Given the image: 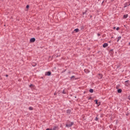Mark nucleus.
<instances>
[{
	"label": "nucleus",
	"mask_w": 130,
	"mask_h": 130,
	"mask_svg": "<svg viewBox=\"0 0 130 130\" xmlns=\"http://www.w3.org/2000/svg\"><path fill=\"white\" fill-rule=\"evenodd\" d=\"M45 76H51V72L48 71L45 73Z\"/></svg>",
	"instance_id": "nucleus-3"
},
{
	"label": "nucleus",
	"mask_w": 130,
	"mask_h": 130,
	"mask_svg": "<svg viewBox=\"0 0 130 130\" xmlns=\"http://www.w3.org/2000/svg\"><path fill=\"white\" fill-rule=\"evenodd\" d=\"M117 92L118 93H121V92H122V90L121 89H118L117 90Z\"/></svg>",
	"instance_id": "nucleus-12"
},
{
	"label": "nucleus",
	"mask_w": 130,
	"mask_h": 130,
	"mask_svg": "<svg viewBox=\"0 0 130 130\" xmlns=\"http://www.w3.org/2000/svg\"><path fill=\"white\" fill-rule=\"evenodd\" d=\"M100 35H101L99 33L98 34V36H100Z\"/></svg>",
	"instance_id": "nucleus-25"
},
{
	"label": "nucleus",
	"mask_w": 130,
	"mask_h": 130,
	"mask_svg": "<svg viewBox=\"0 0 130 130\" xmlns=\"http://www.w3.org/2000/svg\"><path fill=\"white\" fill-rule=\"evenodd\" d=\"M94 102H95V104H98V100H95Z\"/></svg>",
	"instance_id": "nucleus-16"
},
{
	"label": "nucleus",
	"mask_w": 130,
	"mask_h": 130,
	"mask_svg": "<svg viewBox=\"0 0 130 130\" xmlns=\"http://www.w3.org/2000/svg\"><path fill=\"white\" fill-rule=\"evenodd\" d=\"M112 1V2H113V1H114V0H111Z\"/></svg>",
	"instance_id": "nucleus-32"
},
{
	"label": "nucleus",
	"mask_w": 130,
	"mask_h": 130,
	"mask_svg": "<svg viewBox=\"0 0 130 130\" xmlns=\"http://www.w3.org/2000/svg\"><path fill=\"white\" fill-rule=\"evenodd\" d=\"M116 30H117V31H118V30H119V27H117L116 28Z\"/></svg>",
	"instance_id": "nucleus-21"
},
{
	"label": "nucleus",
	"mask_w": 130,
	"mask_h": 130,
	"mask_svg": "<svg viewBox=\"0 0 130 130\" xmlns=\"http://www.w3.org/2000/svg\"><path fill=\"white\" fill-rule=\"evenodd\" d=\"M54 95H56V93L55 92V93H54Z\"/></svg>",
	"instance_id": "nucleus-31"
},
{
	"label": "nucleus",
	"mask_w": 130,
	"mask_h": 130,
	"mask_svg": "<svg viewBox=\"0 0 130 130\" xmlns=\"http://www.w3.org/2000/svg\"><path fill=\"white\" fill-rule=\"evenodd\" d=\"M120 39H121V37H119L117 40V42H118V41H119V40H120Z\"/></svg>",
	"instance_id": "nucleus-14"
},
{
	"label": "nucleus",
	"mask_w": 130,
	"mask_h": 130,
	"mask_svg": "<svg viewBox=\"0 0 130 130\" xmlns=\"http://www.w3.org/2000/svg\"><path fill=\"white\" fill-rule=\"evenodd\" d=\"M35 38H32L31 39H30V42L33 43L35 42Z\"/></svg>",
	"instance_id": "nucleus-4"
},
{
	"label": "nucleus",
	"mask_w": 130,
	"mask_h": 130,
	"mask_svg": "<svg viewBox=\"0 0 130 130\" xmlns=\"http://www.w3.org/2000/svg\"><path fill=\"white\" fill-rule=\"evenodd\" d=\"M72 125H74V122H71L70 123L66 124V126L68 127H71Z\"/></svg>",
	"instance_id": "nucleus-2"
},
{
	"label": "nucleus",
	"mask_w": 130,
	"mask_h": 130,
	"mask_svg": "<svg viewBox=\"0 0 130 130\" xmlns=\"http://www.w3.org/2000/svg\"><path fill=\"white\" fill-rule=\"evenodd\" d=\"M98 119H99L98 117H96L95 118L94 120L97 121V120H98Z\"/></svg>",
	"instance_id": "nucleus-19"
},
{
	"label": "nucleus",
	"mask_w": 130,
	"mask_h": 130,
	"mask_svg": "<svg viewBox=\"0 0 130 130\" xmlns=\"http://www.w3.org/2000/svg\"><path fill=\"white\" fill-rule=\"evenodd\" d=\"M129 45H130V43H129Z\"/></svg>",
	"instance_id": "nucleus-34"
},
{
	"label": "nucleus",
	"mask_w": 130,
	"mask_h": 130,
	"mask_svg": "<svg viewBox=\"0 0 130 130\" xmlns=\"http://www.w3.org/2000/svg\"><path fill=\"white\" fill-rule=\"evenodd\" d=\"M62 93H63V94H66V93L64 92V90H63Z\"/></svg>",
	"instance_id": "nucleus-24"
},
{
	"label": "nucleus",
	"mask_w": 130,
	"mask_h": 130,
	"mask_svg": "<svg viewBox=\"0 0 130 130\" xmlns=\"http://www.w3.org/2000/svg\"><path fill=\"white\" fill-rule=\"evenodd\" d=\"M46 130H51V129L50 128H47Z\"/></svg>",
	"instance_id": "nucleus-29"
},
{
	"label": "nucleus",
	"mask_w": 130,
	"mask_h": 130,
	"mask_svg": "<svg viewBox=\"0 0 130 130\" xmlns=\"http://www.w3.org/2000/svg\"><path fill=\"white\" fill-rule=\"evenodd\" d=\"M68 74H69V75H70V74H71V71H69V72H68Z\"/></svg>",
	"instance_id": "nucleus-27"
},
{
	"label": "nucleus",
	"mask_w": 130,
	"mask_h": 130,
	"mask_svg": "<svg viewBox=\"0 0 130 130\" xmlns=\"http://www.w3.org/2000/svg\"><path fill=\"white\" fill-rule=\"evenodd\" d=\"M29 5H27V6H26V9H29Z\"/></svg>",
	"instance_id": "nucleus-22"
},
{
	"label": "nucleus",
	"mask_w": 130,
	"mask_h": 130,
	"mask_svg": "<svg viewBox=\"0 0 130 130\" xmlns=\"http://www.w3.org/2000/svg\"><path fill=\"white\" fill-rule=\"evenodd\" d=\"M79 31H80L79 28H76L75 29H74V31H75L76 33H78V32H79Z\"/></svg>",
	"instance_id": "nucleus-11"
},
{
	"label": "nucleus",
	"mask_w": 130,
	"mask_h": 130,
	"mask_svg": "<svg viewBox=\"0 0 130 130\" xmlns=\"http://www.w3.org/2000/svg\"><path fill=\"white\" fill-rule=\"evenodd\" d=\"M66 71H67V70H63V71H62V72H61L62 74L63 73H64V72H66Z\"/></svg>",
	"instance_id": "nucleus-20"
},
{
	"label": "nucleus",
	"mask_w": 130,
	"mask_h": 130,
	"mask_svg": "<svg viewBox=\"0 0 130 130\" xmlns=\"http://www.w3.org/2000/svg\"><path fill=\"white\" fill-rule=\"evenodd\" d=\"M126 115L127 116V115H128V114H127Z\"/></svg>",
	"instance_id": "nucleus-35"
},
{
	"label": "nucleus",
	"mask_w": 130,
	"mask_h": 130,
	"mask_svg": "<svg viewBox=\"0 0 130 130\" xmlns=\"http://www.w3.org/2000/svg\"><path fill=\"white\" fill-rule=\"evenodd\" d=\"M91 99H92V97H89V98H88V100H91Z\"/></svg>",
	"instance_id": "nucleus-23"
},
{
	"label": "nucleus",
	"mask_w": 130,
	"mask_h": 130,
	"mask_svg": "<svg viewBox=\"0 0 130 130\" xmlns=\"http://www.w3.org/2000/svg\"><path fill=\"white\" fill-rule=\"evenodd\" d=\"M28 109H29V110H33V107H29L28 108Z\"/></svg>",
	"instance_id": "nucleus-15"
},
{
	"label": "nucleus",
	"mask_w": 130,
	"mask_h": 130,
	"mask_svg": "<svg viewBox=\"0 0 130 130\" xmlns=\"http://www.w3.org/2000/svg\"><path fill=\"white\" fill-rule=\"evenodd\" d=\"M73 79H75V76H73L71 77V80H74Z\"/></svg>",
	"instance_id": "nucleus-17"
},
{
	"label": "nucleus",
	"mask_w": 130,
	"mask_h": 130,
	"mask_svg": "<svg viewBox=\"0 0 130 130\" xmlns=\"http://www.w3.org/2000/svg\"><path fill=\"white\" fill-rule=\"evenodd\" d=\"M90 17H92V16H90Z\"/></svg>",
	"instance_id": "nucleus-36"
},
{
	"label": "nucleus",
	"mask_w": 130,
	"mask_h": 130,
	"mask_svg": "<svg viewBox=\"0 0 130 130\" xmlns=\"http://www.w3.org/2000/svg\"><path fill=\"white\" fill-rule=\"evenodd\" d=\"M33 84H30V85H29V88H32V87H33Z\"/></svg>",
	"instance_id": "nucleus-18"
},
{
	"label": "nucleus",
	"mask_w": 130,
	"mask_h": 130,
	"mask_svg": "<svg viewBox=\"0 0 130 130\" xmlns=\"http://www.w3.org/2000/svg\"><path fill=\"white\" fill-rule=\"evenodd\" d=\"M127 17H128V15L126 14V15H123V19H126V18H127Z\"/></svg>",
	"instance_id": "nucleus-8"
},
{
	"label": "nucleus",
	"mask_w": 130,
	"mask_h": 130,
	"mask_svg": "<svg viewBox=\"0 0 130 130\" xmlns=\"http://www.w3.org/2000/svg\"><path fill=\"white\" fill-rule=\"evenodd\" d=\"M99 106L100 105V104H101V102H99Z\"/></svg>",
	"instance_id": "nucleus-28"
},
{
	"label": "nucleus",
	"mask_w": 130,
	"mask_h": 130,
	"mask_svg": "<svg viewBox=\"0 0 130 130\" xmlns=\"http://www.w3.org/2000/svg\"><path fill=\"white\" fill-rule=\"evenodd\" d=\"M98 78L99 79H102V78H103V75H102V74H99Z\"/></svg>",
	"instance_id": "nucleus-6"
},
{
	"label": "nucleus",
	"mask_w": 130,
	"mask_h": 130,
	"mask_svg": "<svg viewBox=\"0 0 130 130\" xmlns=\"http://www.w3.org/2000/svg\"><path fill=\"white\" fill-rule=\"evenodd\" d=\"M88 10H86L85 12H83V17L87 18V16L88 15Z\"/></svg>",
	"instance_id": "nucleus-1"
},
{
	"label": "nucleus",
	"mask_w": 130,
	"mask_h": 130,
	"mask_svg": "<svg viewBox=\"0 0 130 130\" xmlns=\"http://www.w3.org/2000/svg\"><path fill=\"white\" fill-rule=\"evenodd\" d=\"M108 46V44L107 43H104L103 45V47L105 48V47H107Z\"/></svg>",
	"instance_id": "nucleus-7"
},
{
	"label": "nucleus",
	"mask_w": 130,
	"mask_h": 130,
	"mask_svg": "<svg viewBox=\"0 0 130 130\" xmlns=\"http://www.w3.org/2000/svg\"><path fill=\"white\" fill-rule=\"evenodd\" d=\"M125 84H126V86L127 87H128V85H129V80H126L125 82Z\"/></svg>",
	"instance_id": "nucleus-5"
},
{
	"label": "nucleus",
	"mask_w": 130,
	"mask_h": 130,
	"mask_svg": "<svg viewBox=\"0 0 130 130\" xmlns=\"http://www.w3.org/2000/svg\"><path fill=\"white\" fill-rule=\"evenodd\" d=\"M128 99H129V100H130V95L128 96Z\"/></svg>",
	"instance_id": "nucleus-26"
},
{
	"label": "nucleus",
	"mask_w": 130,
	"mask_h": 130,
	"mask_svg": "<svg viewBox=\"0 0 130 130\" xmlns=\"http://www.w3.org/2000/svg\"><path fill=\"white\" fill-rule=\"evenodd\" d=\"M71 112H72V111L71 110H67V113L68 114H71Z\"/></svg>",
	"instance_id": "nucleus-10"
},
{
	"label": "nucleus",
	"mask_w": 130,
	"mask_h": 130,
	"mask_svg": "<svg viewBox=\"0 0 130 130\" xmlns=\"http://www.w3.org/2000/svg\"><path fill=\"white\" fill-rule=\"evenodd\" d=\"M6 77H9V75H6Z\"/></svg>",
	"instance_id": "nucleus-30"
},
{
	"label": "nucleus",
	"mask_w": 130,
	"mask_h": 130,
	"mask_svg": "<svg viewBox=\"0 0 130 130\" xmlns=\"http://www.w3.org/2000/svg\"><path fill=\"white\" fill-rule=\"evenodd\" d=\"M89 92L90 93H93V92H94V90H93V89H90Z\"/></svg>",
	"instance_id": "nucleus-13"
},
{
	"label": "nucleus",
	"mask_w": 130,
	"mask_h": 130,
	"mask_svg": "<svg viewBox=\"0 0 130 130\" xmlns=\"http://www.w3.org/2000/svg\"><path fill=\"white\" fill-rule=\"evenodd\" d=\"M37 65V63H36V62H32L31 63V66H32V67H36Z\"/></svg>",
	"instance_id": "nucleus-9"
},
{
	"label": "nucleus",
	"mask_w": 130,
	"mask_h": 130,
	"mask_svg": "<svg viewBox=\"0 0 130 130\" xmlns=\"http://www.w3.org/2000/svg\"><path fill=\"white\" fill-rule=\"evenodd\" d=\"M114 29H115V27H114Z\"/></svg>",
	"instance_id": "nucleus-33"
}]
</instances>
